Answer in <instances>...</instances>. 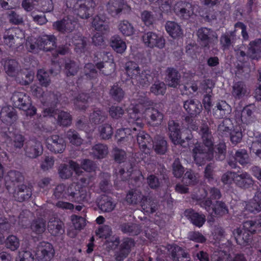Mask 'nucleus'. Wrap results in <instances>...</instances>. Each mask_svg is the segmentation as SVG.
Returning <instances> with one entry per match:
<instances>
[{
  "instance_id": "f257e3e1",
  "label": "nucleus",
  "mask_w": 261,
  "mask_h": 261,
  "mask_svg": "<svg viewBox=\"0 0 261 261\" xmlns=\"http://www.w3.org/2000/svg\"><path fill=\"white\" fill-rule=\"evenodd\" d=\"M213 123L212 119L206 117L202 120L199 134L202 143L196 144L192 149V154L195 163L201 166L206 161H211L214 158L216 160L222 161L225 159L226 146L224 142H220L214 147V139L209 125Z\"/></svg>"
},
{
  "instance_id": "f03ea898",
  "label": "nucleus",
  "mask_w": 261,
  "mask_h": 261,
  "mask_svg": "<svg viewBox=\"0 0 261 261\" xmlns=\"http://www.w3.org/2000/svg\"><path fill=\"white\" fill-rule=\"evenodd\" d=\"M66 4L75 15L82 19L90 17V9L94 6L93 0H66Z\"/></svg>"
},
{
  "instance_id": "7ed1b4c3",
  "label": "nucleus",
  "mask_w": 261,
  "mask_h": 261,
  "mask_svg": "<svg viewBox=\"0 0 261 261\" xmlns=\"http://www.w3.org/2000/svg\"><path fill=\"white\" fill-rule=\"evenodd\" d=\"M67 195L72 201L79 203L87 202L91 197L88 188L78 183H73L68 187Z\"/></svg>"
},
{
  "instance_id": "20e7f679",
  "label": "nucleus",
  "mask_w": 261,
  "mask_h": 261,
  "mask_svg": "<svg viewBox=\"0 0 261 261\" xmlns=\"http://www.w3.org/2000/svg\"><path fill=\"white\" fill-rule=\"evenodd\" d=\"M11 100L15 107L27 111V115L32 116L36 113V109L32 106L30 97L24 92H15Z\"/></svg>"
},
{
  "instance_id": "39448f33",
  "label": "nucleus",
  "mask_w": 261,
  "mask_h": 261,
  "mask_svg": "<svg viewBox=\"0 0 261 261\" xmlns=\"http://www.w3.org/2000/svg\"><path fill=\"white\" fill-rule=\"evenodd\" d=\"M188 132L189 131L187 130L186 133H181L178 123L173 120L169 121L168 123V133L170 139L174 144H180L181 146H185V140H190L192 139L191 135L184 136V135Z\"/></svg>"
},
{
  "instance_id": "423d86ee",
  "label": "nucleus",
  "mask_w": 261,
  "mask_h": 261,
  "mask_svg": "<svg viewBox=\"0 0 261 261\" xmlns=\"http://www.w3.org/2000/svg\"><path fill=\"white\" fill-rule=\"evenodd\" d=\"M199 204L212 216H222L228 213L227 206L222 201H216L215 203L212 204V200L206 198L200 201Z\"/></svg>"
},
{
  "instance_id": "0eeeda50",
  "label": "nucleus",
  "mask_w": 261,
  "mask_h": 261,
  "mask_svg": "<svg viewBox=\"0 0 261 261\" xmlns=\"http://www.w3.org/2000/svg\"><path fill=\"white\" fill-rule=\"evenodd\" d=\"M197 41L203 48L208 49L210 44L216 42L218 40L217 33L211 29L201 28L196 33Z\"/></svg>"
},
{
  "instance_id": "6e6552de",
  "label": "nucleus",
  "mask_w": 261,
  "mask_h": 261,
  "mask_svg": "<svg viewBox=\"0 0 261 261\" xmlns=\"http://www.w3.org/2000/svg\"><path fill=\"white\" fill-rule=\"evenodd\" d=\"M144 114L147 123L153 126H159L161 125L164 117L163 111L156 106L146 108L144 110Z\"/></svg>"
},
{
  "instance_id": "1a4fd4ad",
  "label": "nucleus",
  "mask_w": 261,
  "mask_h": 261,
  "mask_svg": "<svg viewBox=\"0 0 261 261\" xmlns=\"http://www.w3.org/2000/svg\"><path fill=\"white\" fill-rule=\"evenodd\" d=\"M130 8L125 0H109L107 4V11L113 17H119L122 13L129 12Z\"/></svg>"
},
{
  "instance_id": "9d476101",
  "label": "nucleus",
  "mask_w": 261,
  "mask_h": 261,
  "mask_svg": "<svg viewBox=\"0 0 261 261\" xmlns=\"http://www.w3.org/2000/svg\"><path fill=\"white\" fill-rule=\"evenodd\" d=\"M77 23L73 16H68L62 19L54 22V29L63 33H69L72 32L75 28Z\"/></svg>"
},
{
  "instance_id": "9b49d317",
  "label": "nucleus",
  "mask_w": 261,
  "mask_h": 261,
  "mask_svg": "<svg viewBox=\"0 0 261 261\" xmlns=\"http://www.w3.org/2000/svg\"><path fill=\"white\" fill-rule=\"evenodd\" d=\"M54 250L51 244L42 242L38 245L35 251L36 258L39 261H49L53 257Z\"/></svg>"
},
{
  "instance_id": "f8f14e48",
  "label": "nucleus",
  "mask_w": 261,
  "mask_h": 261,
  "mask_svg": "<svg viewBox=\"0 0 261 261\" xmlns=\"http://www.w3.org/2000/svg\"><path fill=\"white\" fill-rule=\"evenodd\" d=\"M142 39L144 44L149 47L163 48L165 47V39L162 36L155 33L148 32L145 33L142 36Z\"/></svg>"
},
{
  "instance_id": "ddd939ff",
  "label": "nucleus",
  "mask_w": 261,
  "mask_h": 261,
  "mask_svg": "<svg viewBox=\"0 0 261 261\" xmlns=\"http://www.w3.org/2000/svg\"><path fill=\"white\" fill-rule=\"evenodd\" d=\"M80 169V166L76 162L70 160L68 164H61L58 167V172L59 177L62 179H68L72 177V170L78 173Z\"/></svg>"
},
{
  "instance_id": "4468645a",
  "label": "nucleus",
  "mask_w": 261,
  "mask_h": 261,
  "mask_svg": "<svg viewBox=\"0 0 261 261\" xmlns=\"http://www.w3.org/2000/svg\"><path fill=\"white\" fill-rule=\"evenodd\" d=\"M46 146L50 151L55 153H61L66 147L64 139L58 135H52L46 139Z\"/></svg>"
},
{
  "instance_id": "2eb2a0df",
  "label": "nucleus",
  "mask_w": 261,
  "mask_h": 261,
  "mask_svg": "<svg viewBox=\"0 0 261 261\" xmlns=\"http://www.w3.org/2000/svg\"><path fill=\"white\" fill-rule=\"evenodd\" d=\"M234 184L237 187L245 190L252 187L254 181L249 173L241 171L236 172Z\"/></svg>"
},
{
  "instance_id": "dca6fc26",
  "label": "nucleus",
  "mask_w": 261,
  "mask_h": 261,
  "mask_svg": "<svg viewBox=\"0 0 261 261\" xmlns=\"http://www.w3.org/2000/svg\"><path fill=\"white\" fill-rule=\"evenodd\" d=\"M143 110H140L139 106H133L132 108H130L128 111V119L127 121H124L122 123L124 126H127L125 124L127 122L130 127H136L138 129L141 128L143 123L140 119V114Z\"/></svg>"
},
{
  "instance_id": "f3484780",
  "label": "nucleus",
  "mask_w": 261,
  "mask_h": 261,
  "mask_svg": "<svg viewBox=\"0 0 261 261\" xmlns=\"http://www.w3.org/2000/svg\"><path fill=\"white\" fill-rule=\"evenodd\" d=\"M25 154L31 159H36L43 153V146L41 142L31 140L27 142L25 149Z\"/></svg>"
},
{
  "instance_id": "a211bd4d",
  "label": "nucleus",
  "mask_w": 261,
  "mask_h": 261,
  "mask_svg": "<svg viewBox=\"0 0 261 261\" xmlns=\"http://www.w3.org/2000/svg\"><path fill=\"white\" fill-rule=\"evenodd\" d=\"M174 12L184 19H188L193 14V6L188 2H179L174 7Z\"/></svg>"
},
{
  "instance_id": "6ab92c4d",
  "label": "nucleus",
  "mask_w": 261,
  "mask_h": 261,
  "mask_svg": "<svg viewBox=\"0 0 261 261\" xmlns=\"http://www.w3.org/2000/svg\"><path fill=\"white\" fill-rule=\"evenodd\" d=\"M183 107L191 117H195L202 111V106L201 102L196 99H188L184 101Z\"/></svg>"
},
{
  "instance_id": "aec40b11",
  "label": "nucleus",
  "mask_w": 261,
  "mask_h": 261,
  "mask_svg": "<svg viewBox=\"0 0 261 261\" xmlns=\"http://www.w3.org/2000/svg\"><path fill=\"white\" fill-rule=\"evenodd\" d=\"M54 68H51L49 70V72L44 70L43 69H40L37 73V79L39 81L40 84L44 87H47L50 83V78L49 73L54 75H57L60 71V65L58 63H54Z\"/></svg>"
},
{
  "instance_id": "412c9836",
  "label": "nucleus",
  "mask_w": 261,
  "mask_h": 261,
  "mask_svg": "<svg viewBox=\"0 0 261 261\" xmlns=\"http://www.w3.org/2000/svg\"><path fill=\"white\" fill-rule=\"evenodd\" d=\"M167 248L174 260L190 261L191 257L189 253L180 247L175 245H168Z\"/></svg>"
},
{
  "instance_id": "4be33fe9",
  "label": "nucleus",
  "mask_w": 261,
  "mask_h": 261,
  "mask_svg": "<svg viewBox=\"0 0 261 261\" xmlns=\"http://www.w3.org/2000/svg\"><path fill=\"white\" fill-rule=\"evenodd\" d=\"M138 129L139 133H135L134 135L137 137V142L140 149L146 153H148L152 146V139L148 134L143 131H140V128Z\"/></svg>"
},
{
  "instance_id": "5701e85b",
  "label": "nucleus",
  "mask_w": 261,
  "mask_h": 261,
  "mask_svg": "<svg viewBox=\"0 0 261 261\" xmlns=\"http://www.w3.org/2000/svg\"><path fill=\"white\" fill-rule=\"evenodd\" d=\"M166 74L165 82L168 86L177 88L180 85L181 76L176 69L168 67L166 70Z\"/></svg>"
},
{
  "instance_id": "b1692460",
  "label": "nucleus",
  "mask_w": 261,
  "mask_h": 261,
  "mask_svg": "<svg viewBox=\"0 0 261 261\" xmlns=\"http://www.w3.org/2000/svg\"><path fill=\"white\" fill-rule=\"evenodd\" d=\"M32 195V188L25 185H18L13 192L15 199L22 202L29 199Z\"/></svg>"
},
{
  "instance_id": "393cba45",
  "label": "nucleus",
  "mask_w": 261,
  "mask_h": 261,
  "mask_svg": "<svg viewBox=\"0 0 261 261\" xmlns=\"http://www.w3.org/2000/svg\"><path fill=\"white\" fill-rule=\"evenodd\" d=\"M231 112V107L224 100L218 101L213 109V115L219 119L227 117Z\"/></svg>"
},
{
  "instance_id": "a878e982",
  "label": "nucleus",
  "mask_w": 261,
  "mask_h": 261,
  "mask_svg": "<svg viewBox=\"0 0 261 261\" xmlns=\"http://www.w3.org/2000/svg\"><path fill=\"white\" fill-rule=\"evenodd\" d=\"M6 73L11 76H16L21 70L19 63L13 59H2Z\"/></svg>"
},
{
  "instance_id": "bb28decb",
  "label": "nucleus",
  "mask_w": 261,
  "mask_h": 261,
  "mask_svg": "<svg viewBox=\"0 0 261 261\" xmlns=\"http://www.w3.org/2000/svg\"><path fill=\"white\" fill-rule=\"evenodd\" d=\"M38 40L40 50L48 51L56 47V38L54 35H44Z\"/></svg>"
},
{
  "instance_id": "cd10ccee",
  "label": "nucleus",
  "mask_w": 261,
  "mask_h": 261,
  "mask_svg": "<svg viewBox=\"0 0 261 261\" xmlns=\"http://www.w3.org/2000/svg\"><path fill=\"white\" fill-rule=\"evenodd\" d=\"M6 186L9 190L16 184L21 182L23 180L22 174L17 171L11 170L8 172L5 177Z\"/></svg>"
},
{
  "instance_id": "c85d7f7f",
  "label": "nucleus",
  "mask_w": 261,
  "mask_h": 261,
  "mask_svg": "<svg viewBox=\"0 0 261 261\" xmlns=\"http://www.w3.org/2000/svg\"><path fill=\"white\" fill-rule=\"evenodd\" d=\"M237 243L242 246H246L251 242L252 237L251 233L247 231H244L240 228L234 229L233 231Z\"/></svg>"
},
{
  "instance_id": "c756f323",
  "label": "nucleus",
  "mask_w": 261,
  "mask_h": 261,
  "mask_svg": "<svg viewBox=\"0 0 261 261\" xmlns=\"http://www.w3.org/2000/svg\"><path fill=\"white\" fill-rule=\"evenodd\" d=\"M142 211L144 213L149 214L156 212L158 208V202L149 196H144L141 202Z\"/></svg>"
},
{
  "instance_id": "7c9ffc66",
  "label": "nucleus",
  "mask_w": 261,
  "mask_h": 261,
  "mask_svg": "<svg viewBox=\"0 0 261 261\" xmlns=\"http://www.w3.org/2000/svg\"><path fill=\"white\" fill-rule=\"evenodd\" d=\"M184 214L185 216L190 220L192 224L197 227H201L205 221L204 215L199 214L193 210H186Z\"/></svg>"
},
{
  "instance_id": "2f4dec72",
  "label": "nucleus",
  "mask_w": 261,
  "mask_h": 261,
  "mask_svg": "<svg viewBox=\"0 0 261 261\" xmlns=\"http://www.w3.org/2000/svg\"><path fill=\"white\" fill-rule=\"evenodd\" d=\"M247 56L255 60L261 57V39L250 42L248 46Z\"/></svg>"
},
{
  "instance_id": "473e14b6",
  "label": "nucleus",
  "mask_w": 261,
  "mask_h": 261,
  "mask_svg": "<svg viewBox=\"0 0 261 261\" xmlns=\"http://www.w3.org/2000/svg\"><path fill=\"white\" fill-rule=\"evenodd\" d=\"M237 37L235 31L226 32L221 35L220 42L223 50L228 49L236 42Z\"/></svg>"
},
{
  "instance_id": "72a5a7b5",
  "label": "nucleus",
  "mask_w": 261,
  "mask_h": 261,
  "mask_svg": "<svg viewBox=\"0 0 261 261\" xmlns=\"http://www.w3.org/2000/svg\"><path fill=\"white\" fill-rule=\"evenodd\" d=\"M139 130L136 127H130L129 128L118 129L115 135L116 139L118 143H123L128 140L129 135H133L135 132Z\"/></svg>"
},
{
  "instance_id": "f704fd0d",
  "label": "nucleus",
  "mask_w": 261,
  "mask_h": 261,
  "mask_svg": "<svg viewBox=\"0 0 261 261\" xmlns=\"http://www.w3.org/2000/svg\"><path fill=\"white\" fill-rule=\"evenodd\" d=\"M245 209L252 213H257L261 211V192H257L253 198L248 202Z\"/></svg>"
},
{
  "instance_id": "c9c22d12",
  "label": "nucleus",
  "mask_w": 261,
  "mask_h": 261,
  "mask_svg": "<svg viewBox=\"0 0 261 261\" xmlns=\"http://www.w3.org/2000/svg\"><path fill=\"white\" fill-rule=\"evenodd\" d=\"M99 209L106 213L112 212L115 208L116 204L112 200V198L106 195L101 196L98 203Z\"/></svg>"
},
{
  "instance_id": "e433bc0d",
  "label": "nucleus",
  "mask_w": 261,
  "mask_h": 261,
  "mask_svg": "<svg viewBox=\"0 0 261 261\" xmlns=\"http://www.w3.org/2000/svg\"><path fill=\"white\" fill-rule=\"evenodd\" d=\"M154 151L158 154H164L167 151L168 146L167 141L164 137L157 135L154 138L152 146Z\"/></svg>"
},
{
  "instance_id": "4c0bfd02",
  "label": "nucleus",
  "mask_w": 261,
  "mask_h": 261,
  "mask_svg": "<svg viewBox=\"0 0 261 261\" xmlns=\"http://www.w3.org/2000/svg\"><path fill=\"white\" fill-rule=\"evenodd\" d=\"M119 228L124 233L130 236L138 235L141 232L140 226L133 223H123L120 225Z\"/></svg>"
},
{
  "instance_id": "58836bf2",
  "label": "nucleus",
  "mask_w": 261,
  "mask_h": 261,
  "mask_svg": "<svg viewBox=\"0 0 261 261\" xmlns=\"http://www.w3.org/2000/svg\"><path fill=\"white\" fill-rule=\"evenodd\" d=\"M155 77L149 73V71H143L141 73L136 76L135 80L138 84L143 87H147L151 83L154 82Z\"/></svg>"
},
{
  "instance_id": "ea45409f",
  "label": "nucleus",
  "mask_w": 261,
  "mask_h": 261,
  "mask_svg": "<svg viewBox=\"0 0 261 261\" xmlns=\"http://www.w3.org/2000/svg\"><path fill=\"white\" fill-rule=\"evenodd\" d=\"M96 67L102 74L109 75L114 71L115 64L111 58H109V61L97 63Z\"/></svg>"
},
{
  "instance_id": "a19ab883",
  "label": "nucleus",
  "mask_w": 261,
  "mask_h": 261,
  "mask_svg": "<svg viewBox=\"0 0 261 261\" xmlns=\"http://www.w3.org/2000/svg\"><path fill=\"white\" fill-rule=\"evenodd\" d=\"M108 153V148L107 145L98 143L94 145L90 151V154L97 159H103Z\"/></svg>"
},
{
  "instance_id": "79ce46f5",
  "label": "nucleus",
  "mask_w": 261,
  "mask_h": 261,
  "mask_svg": "<svg viewBox=\"0 0 261 261\" xmlns=\"http://www.w3.org/2000/svg\"><path fill=\"white\" fill-rule=\"evenodd\" d=\"M248 89L243 82H238L234 84L232 87V94L236 99H240L247 95Z\"/></svg>"
},
{
  "instance_id": "37998d69",
  "label": "nucleus",
  "mask_w": 261,
  "mask_h": 261,
  "mask_svg": "<svg viewBox=\"0 0 261 261\" xmlns=\"http://www.w3.org/2000/svg\"><path fill=\"white\" fill-rule=\"evenodd\" d=\"M48 229L53 236L61 234L64 232V224L58 220H49L48 223Z\"/></svg>"
},
{
  "instance_id": "c03bdc74",
  "label": "nucleus",
  "mask_w": 261,
  "mask_h": 261,
  "mask_svg": "<svg viewBox=\"0 0 261 261\" xmlns=\"http://www.w3.org/2000/svg\"><path fill=\"white\" fill-rule=\"evenodd\" d=\"M107 118L106 113L99 109H94L89 116L90 122L95 125L102 123Z\"/></svg>"
},
{
  "instance_id": "a18cd8bd",
  "label": "nucleus",
  "mask_w": 261,
  "mask_h": 261,
  "mask_svg": "<svg viewBox=\"0 0 261 261\" xmlns=\"http://www.w3.org/2000/svg\"><path fill=\"white\" fill-rule=\"evenodd\" d=\"M144 196L140 190L137 189H132L127 193L126 196V200L129 204H136L139 202H141Z\"/></svg>"
},
{
  "instance_id": "49530a36",
  "label": "nucleus",
  "mask_w": 261,
  "mask_h": 261,
  "mask_svg": "<svg viewBox=\"0 0 261 261\" xmlns=\"http://www.w3.org/2000/svg\"><path fill=\"white\" fill-rule=\"evenodd\" d=\"M80 70L79 65L71 60H66L64 63V72L67 76L75 75Z\"/></svg>"
},
{
  "instance_id": "de8ad7c7",
  "label": "nucleus",
  "mask_w": 261,
  "mask_h": 261,
  "mask_svg": "<svg viewBox=\"0 0 261 261\" xmlns=\"http://www.w3.org/2000/svg\"><path fill=\"white\" fill-rule=\"evenodd\" d=\"M234 157L235 161L243 166L251 164L249 156L245 149H242L237 150Z\"/></svg>"
},
{
  "instance_id": "09e8293b",
  "label": "nucleus",
  "mask_w": 261,
  "mask_h": 261,
  "mask_svg": "<svg viewBox=\"0 0 261 261\" xmlns=\"http://www.w3.org/2000/svg\"><path fill=\"white\" fill-rule=\"evenodd\" d=\"M1 118L8 123H13L17 119V115L13 109L4 107L0 113Z\"/></svg>"
},
{
  "instance_id": "8fccbe9b",
  "label": "nucleus",
  "mask_w": 261,
  "mask_h": 261,
  "mask_svg": "<svg viewBox=\"0 0 261 261\" xmlns=\"http://www.w3.org/2000/svg\"><path fill=\"white\" fill-rule=\"evenodd\" d=\"M46 221L42 218L34 219L31 225V230L37 234L43 233L46 229Z\"/></svg>"
},
{
  "instance_id": "3c124183",
  "label": "nucleus",
  "mask_w": 261,
  "mask_h": 261,
  "mask_svg": "<svg viewBox=\"0 0 261 261\" xmlns=\"http://www.w3.org/2000/svg\"><path fill=\"white\" fill-rule=\"evenodd\" d=\"M166 29L173 38L179 37L182 34L180 27L174 21H168L166 24Z\"/></svg>"
},
{
  "instance_id": "603ef678",
  "label": "nucleus",
  "mask_w": 261,
  "mask_h": 261,
  "mask_svg": "<svg viewBox=\"0 0 261 261\" xmlns=\"http://www.w3.org/2000/svg\"><path fill=\"white\" fill-rule=\"evenodd\" d=\"M16 77L20 84L23 85H28L33 81L34 73L27 70H21Z\"/></svg>"
},
{
  "instance_id": "864d4df0",
  "label": "nucleus",
  "mask_w": 261,
  "mask_h": 261,
  "mask_svg": "<svg viewBox=\"0 0 261 261\" xmlns=\"http://www.w3.org/2000/svg\"><path fill=\"white\" fill-rule=\"evenodd\" d=\"M111 46L115 51L120 54L123 53L126 48L125 42L118 36L112 37Z\"/></svg>"
},
{
  "instance_id": "5fc2aeb1",
  "label": "nucleus",
  "mask_w": 261,
  "mask_h": 261,
  "mask_svg": "<svg viewBox=\"0 0 261 261\" xmlns=\"http://www.w3.org/2000/svg\"><path fill=\"white\" fill-rule=\"evenodd\" d=\"M154 83L150 88V92L155 95H164L166 90V86L165 84L162 81L157 80L155 77Z\"/></svg>"
},
{
  "instance_id": "6e6d98bb",
  "label": "nucleus",
  "mask_w": 261,
  "mask_h": 261,
  "mask_svg": "<svg viewBox=\"0 0 261 261\" xmlns=\"http://www.w3.org/2000/svg\"><path fill=\"white\" fill-rule=\"evenodd\" d=\"M109 94L114 101L119 102L123 99L125 93L118 85H114L110 89Z\"/></svg>"
},
{
  "instance_id": "4d7b16f0",
  "label": "nucleus",
  "mask_w": 261,
  "mask_h": 261,
  "mask_svg": "<svg viewBox=\"0 0 261 261\" xmlns=\"http://www.w3.org/2000/svg\"><path fill=\"white\" fill-rule=\"evenodd\" d=\"M125 69L128 76L134 80L140 73V69L137 63L129 61L125 64Z\"/></svg>"
},
{
  "instance_id": "13d9d810",
  "label": "nucleus",
  "mask_w": 261,
  "mask_h": 261,
  "mask_svg": "<svg viewBox=\"0 0 261 261\" xmlns=\"http://www.w3.org/2000/svg\"><path fill=\"white\" fill-rule=\"evenodd\" d=\"M118 29L124 36H129L135 33L134 27L127 20L121 21L119 23Z\"/></svg>"
},
{
  "instance_id": "bf43d9fd",
  "label": "nucleus",
  "mask_w": 261,
  "mask_h": 261,
  "mask_svg": "<svg viewBox=\"0 0 261 261\" xmlns=\"http://www.w3.org/2000/svg\"><path fill=\"white\" fill-rule=\"evenodd\" d=\"M66 138L70 143L76 146H79L82 143V139L79 133L74 130L69 129L66 134Z\"/></svg>"
},
{
  "instance_id": "052dcab7",
  "label": "nucleus",
  "mask_w": 261,
  "mask_h": 261,
  "mask_svg": "<svg viewBox=\"0 0 261 261\" xmlns=\"http://www.w3.org/2000/svg\"><path fill=\"white\" fill-rule=\"evenodd\" d=\"M132 165L129 163L125 164L123 168H121L119 169L118 172L116 171L115 174L116 175H119L122 180H125L130 176L132 170Z\"/></svg>"
},
{
  "instance_id": "680f3d73",
  "label": "nucleus",
  "mask_w": 261,
  "mask_h": 261,
  "mask_svg": "<svg viewBox=\"0 0 261 261\" xmlns=\"http://www.w3.org/2000/svg\"><path fill=\"white\" fill-rule=\"evenodd\" d=\"M232 123L230 119H224L219 125L218 132L222 136L229 133L231 128Z\"/></svg>"
},
{
  "instance_id": "e2e57ef3",
  "label": "nucleus",
  "mask_w": 261,
  "mask_h": 261,
  "mask_svg": "<svg viewBox=\"0 0 261 261\" xmlns=\"http://www.w3.org/2000/svg\"><path fill=\"white\" fill-rule=\"evenodd\" d=\"M8 18L10 23L19 25L23 23V17L14 11H10L7 13Z\"/></svg>"
},
{
  "instance_id": "0e129e2a",
  "label": "nucleus",
  "mask_w": 261,
  "mask_h": 261,
  "mask_svg": "<svg viewBox=\"0 0 261 261\" xmlns=\"http://www.w3.org/2000/svg\"><path fill=\"white\" fill-rule=\"evenodd\" d=\"M58 123L63 126H67L70 125L71 118L70 115L64 111H61L58 113Z\"/></svg>"
},
{
  "instance_id": "69168bd1",
  "label": "nucleus",
  "mask_w": 261,
  "mask_h": 261,
  "mask_svg": "<svg viewBox=\"0 0 261 261\" xmlns=\"http://www.w3.org/2000/svg\"><path fill=\"white\" fill-rule=\"evenodd\" d=\"M252 111L249 108H244L241 113V120L242 123L248 124L253 122Z\"/></svg>"
},
{
  "instance_id": "338daca9",
  "label": "nucleus",
  "mask_w": 261,
  "mask_h": 261,
  "mask_svg": "<svg viewBox=\"0 0 261 261\" xmlns=\"http://www.w3.org/2000/svg\"><path fill=\"white\" fill-rule=\"evenodd\" d=\"M172 172L174 176L176 178L181 177L184 173V168L178 159H176L173 163Z\"/></svg>"
},
{
  "instance_id": "774afa93",
  "label": "nucleus",
  "mask_w": 261,
  "mask_h": 261,
  "mask_svg": "<svg viewBox=\"0 0 261 261\" xmlns=\"http://www.w3.org/2000/svg\"><path fill=\"white\" fill-rule=\"evenodd\" d=\"M100 137L103 139H109L113 133V129L111 125L106 123L101 125L99 128Z\"/></svg>"
}]
</instances>
